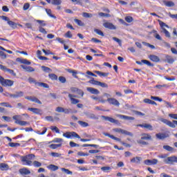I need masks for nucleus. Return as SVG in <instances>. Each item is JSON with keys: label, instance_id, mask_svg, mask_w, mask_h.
<instances>
[{"label": "nucleus", "instance_id": "16", "mask_svg": "<svg viewBox=\"0 0 177 177\" xmlns=\"http://www.w3.org/2000/svg\"><path fill=\"white\" fill-rule=\"evenodd\" d=\"M117 117L121 120H126L127 121H133L135 120V118L132 116H127L124 115H117Z\"/></svg>", "mask_w": 177, "mask_h": 177}, {"label": "nucleus", "instance_id": "48", "mask_svg": "<svg viewBox=\"0 0 177 177\" xmlns=\"http://www.w3.org/2000/svg\"><path fill=\"white\" fill-rule=\"evenodd\" d=\"M8 146H10V147H19V146H20V143L9 142Z\"/></svg>", "mask_w": 177, "mask_h": 177}, {"label": "nucleus", "instance_id": "21", "mask_svg": "<svg viewBox=\"0 0 177 177\" xmlns=\"http://www.w3.org/2000/svg\"><path fill=\"white\" fill-rule=\"evenodd\" d=\"M149 59H150L151 62H154L155 63H158V62H160V57L155 55H149Z\"/></svg>", "mask_w": 177, "mask_h": 177}, {"label": "nucleus", "instance_id": "45", "mask_svg": "<svg viewBox=\"0 0 177 177\" xmlns=\"http://www.w3.org/2000/svg\"><path fill=\"white\" fill-rule=\"evenodd\" d=\"M74 21H75V23H77V24L78 26H80V27H84V26H85V24H84L83 21L80 19H74Z\"/></svg>", "mask_w": 177, "mask_h": 177}, {"label": "nucleus", "instance_id": "13", "mask_svg": "<svg viewBox=\"0 0 177 177\" xmlns=\"http://www.w3.org/2000/svg\"><path fill=\"white\" fill-rule=\"evenodd\" d=\"M101 117L105 121H109V122H111V124H118V120H117L113 118H110L109 116H104V115H102Z\"/></svg>", "mask_w": 177, "mask_h": 177}, {"label": "nucleus", "instance_id": "27", "mask_svg": "<svg viewBox=\"0 0 177 177\" xmlns=\"http://www.w3.org/2000/svg\"><path fill=\"white\" fill-rule=\"evenodd\" d=\"M89 92L90 93H92V95H99V93H100L99 90L93 87L89 88Z\"/></svg>", "mask_w": 177, "mask_h": 177}, {"label": "nucleus", "instance_id": "63", "mask_svg": "<svg viewBox=\"0 0 177 177\" xmlns=\"http://www.w3.org/2000/svg\"><path fill=\"white\" fill-rule=\"evenodd\" d=\"M101 169L103 171V172H107L108 171H110L111 169V167H101Z\"/></svg>", "mask_w": 177, "mask_h": 177}, {"label": "nucleus", "instance_id": "5", "mask_svg": "<svg viewBox=\"0 0 177 177\" xmlns=\"http://www.w3.org/2000/svg\"><path fill=\"white\" fill-rule=\"evenodd\" d=\"M64 138H66L67 139H73V138H77V139H81L80 135L74 131H68L63 133Z\"/></svg>", "mask_w": 177, "mask_h": 177}, {"label": "nucleus", "instance_id": "2", "mask_svg": "<svg viewBox=\"0 0 177 177\" xmlns=\"http://www.w3.org/2000/svg\"><path fill=\"white\" fill-rule=\"evenodd\" d=\"M104 96L106 97V102H108L109 104H113V106H120V102H118V100H117L115 98H111V95L107 93H104Z\"/></svg>", "mask_w": 177, "mask_h": 177}, {"label": "nucleus", "instance_id": "41", "mask_svg": "<svg viewBox=\"0 0 177 177\" xmlns=\"http://www.w3.org/2000/svg\"><path fill=\"white\" fill-rule=\"evenodd\" d=\"M50 129H51V131H53V132H56V133H60V130L56 126H51L50 127Z\"/></svg>", "mask_w": 177, "mask_h": 177}, {"label": "nucleus", "instance_id": "6", "mask_svg": "<svg viewBox=\"0 0 177 177\" xmlns=\"http://www.w3.org/2000/svg\"><path fill=\"white\" fill-rule=\"evenodd\" d=\"M165 164H174V162H177L176 156H169L167 159L163 160Z\"/></svg>", "mask_w": 177, "mask_h": 177}, {"label": "nucleus", "instance_id": "19", "mask_svg": "<svg viewBox=\"0 0 177 177\" xmlns=\"http://www.w3.org/2000/svg\"><path fill=\"white\" fill-rule=\"evenodd\" d=\"M19 174H21V175H30L31 171L28 169L24 167L19 169Z\"/></svg>", "mask_w": 177, "mask_h": 177}, {"label": "nucleus", "instance_id": "12", "mask_svg": "<svg viewBox=\"0 0 177 177\" xmlns=\"http://www.w3.org/2000/svg\"><path fill=\"white\" fill-rule=\"evenodd\" d=\"M25 99H27V100H30V102H34L35 103H37V104H42V102L36 97L26 96L25 97Z\"/></svg>", "mask_w": 177, "mask_h": 177}, {"label": "nucleus", "instance_id": "50", "mask_svg": "<svg viewBox=\"0 0 177 177\" xmlns=\"http://www.w3.org/2000/svg\"><path fill=\"white\" fill-rule=\"evenodd\" d=\"M61 171H62V172H65V174H67V175H73V171L68 170V169L62 168Z\"/></svg>", "mask_w": 177, "mask_h": 177}, {"label": "nucleus", "instance_id": "42", "mask_svg": "<svg viewBox=\"0 0 177 177\" xmlns=\"http://www.w3.org/2000/svg\"><path fill=\"white\" fill-rule=\"evenodd\" d=\"M41 69L44 71V73H52V69L48 66H42Z\"/></svg>", "mask_w": 177, "mask_h": 177}, {"label": "nucleus", "instance_id": "11", "mask_svg": "<svg viewBox=\"0 0 177 177\" xmlns=\"http://www.w3.org/2000/svg\"><path fill=\"white\" fill-rule=\"evenodd\" d=\"M103 26L104 28H108L109 30H117V27L111 22H104Z\"/></svg>", "mask_w": 177, "mask_h": 177}, {"label": "nucleus", "instance_id": "28", "mask_svg": "<svg viewBox=\"0 0 177 177\" xmlns=\"http://www.w3.org/2000/svg\"><path fill=\"white\" fill-rule=\"evenodd\" d=\"M156 137L157 138V139L162 140V139H165V138H167V135L163 133H158L156 134Z\"/></svg>", "mask_w": 177, "mask_h": 177}, {"label": "nucleus", "instance_id": "4", "mask_svg": "<svg viewBox=\"0 0 177 177\" xmlns=\"http://www.w3.org/2000/svg\"><path fill=\"white\" fill-rule=\"evenodd\" d=\"M89 82L93 85H97V86H101V88H109V85L107 84L104 82H99L97 80H95L92 77H90Z\"/></svg>", "mask_w": 177, "mask_h": 177}, {"label": "nucleus", "instance_id": "31", "mask_svg": "<svg viewBox=\"0 0 177 177\" xmlns=\"http://www.w3.org/2000/svg\"><path fill=\"white\" fill-rule=\"evenodd\" d=\"M48 169L50 171H57L59 169V167L55 165H50L47 166Z\"/></svg>", "mask_w": 177, "mask_h": 177}, {"label": "nucleus", "instance_id": "53", "mask_svg": "<svg viewBox=\"0 0 177 177\" xmlns=\"http://www.w3.org/2000/svg\"><path fill=\"white\" fill-rule=\"evenodd\" d=\"M98 15L100 16V17H111V15L109 13L106 14L104 12H99Z\"/></svg>", "mask_w": 177, "mask_h": 177}, {"label": "nucleus", "instance_id": "46", "mask_svg": "<svg viewBox=\"0 0 177 177\" xmlns=\"http://www.w3.org/2000/svg\"><path fill=\"white\" fill-rule=\"evenodd\" d=\"M46 131H48V129H46V127H44L42 132L37 131H35V133H37V135H45L46 133Z\"/></svg>", "mask_w": 177, "mask_h": 177}, {"label": "nucleus", "instance_id": "23", "mask_svg": "<svg viewBox=\"0 0 177 177\" xmlns=\"http://www.w3.org/2000/svg\"><path fill=\"white\" fill-rule=\"evenodd\" d=\"M13 95V99H17L19 97H23V96H24V93L23 91H17Z\"/></svg>", "mask_w": 177, "mask_h": 177}, {"label": "nucleus", "instance_id": "43", "mask_svg": "<svg viewBox=\"0 0 177 177\" xmlns=\"http://www.w3.org/2000/svg\"><path fill=\"white\" fill-rule=\"evenodd\" d=\"M141 62L142 63L146 64L147 66H149V67H153V66H154L153 64H151V62L146 59H142Z\"/></svg>", "mask_w": 177, "mask_h": 177}, {"label": "nucleus", "instance_id": "51", "mask_svg": "<svg viewBox=\"0 0 177 177\" xmlns=\"http://www.w3.org/2000/svg\"><path fill=\"white\" fill-rule=\"evenodd\" d=\"M163 149L167 150V151H174V148L170 147L169 145H164Z\"/></svg>", "mask_w": 177, "mask_h": 177}, {"label": "nucleus", "instance_id": "35", "mask_svg": "<svg viewBox=\"0 0 177 177\" xmlns=\"http://www.w3.org/2000/svg\"><path fill=\"white\" fill-rule=\"evenodd\" d=\"M32 165H33V167H35L36 168H39V167H42V163H41V162L35 160L33 161V162H32Z\"/></svg>", "mask_w": 177, "mask_h": 177}, {"label": "nucleus", "instance_id": "30", "mask_svg": "<svg viewBox=\"0 0 177 177\" xmlns=\"http://www.w3.org/2000/svg\"><path fill=\"white\" fill-rule=\"evenodd\" d=\"M95 74H97L100 77H109V73H103L99 71H95Z\"/></svg>", "mask_w": 177, "mask_h": 177}, {"label": "nucleus", "instance_id": "60", "mask_svg": "<svg viewBox=\"0 0 177 177\" xmlns=\"http://www.w3.org/2000/svg\"><path fill=\"white\" fill-rule=\"evenodd\" d=\"M143 45H145V46H148V48H151V49H156V46L154 45H151L149 43L142 42Z\"/></svg>", "mask_w": 177, "mask_h": 177}, {"label": "nucleus", "instance_id": "36", "mask_svg": "<svg viewBox=\"0 0 177 177\" xmlns=\"http://www.w3.org/2000/svg\"><path fill=\"white\" fill-rule=\"evenodd\" d=\"M164 3L165 6H167L168 8H172L175 6V3L173 1H164Z\"/></svg>", "mask_w": 177, "mask_h": 177}, {"label": "nucleus", "instance_id": "56", "mask_svg": "<svg viewBox=\"0 0 177 177\" xmlns=\"http://www.w3.org/2000/svg\"><path fill=\"white\" fill-rule=\"evenodd\" d=\"M162 32H164V34L165 35V37H167V38H171V33H169L167 29L163 28V30H162Z\"/></svg>", "mask_w": 177, "mask_h": 177}, {"label": "nucleus", "instance_id": "55", "mask_svg": "<svg viewBox=\"0 0 177 177\" xmlns=\"http://www.w3.org/2000/svg\"><path fill=\"white\" fill-rule=\"evenodd\" d=\"M36 21L37 23H39V24H40V27H45V26H46L45 21L37 19L36 20Z\"/></svg>", "mask_w": 177, "mask_h": 177}, {"label": "nucleus", "instance_id": "44", "mask_svg": "<svg viewBox=\"0 0 177 177\" xmlns=\"http://www.w3.org/2000/svg\"><path fill=\"white\" fill-rule=\"evenodd\" d=\"M137 143H138V145H142V146H147V145H149V142L143 141L142 138L140 140H137Z\"/></svg>", "mask_w": 177, "mask_h": 177}, {"label": "nucleus", "instance_id": "32", "mask_svg": "<svg viewBox=\"0 0 177 177\" xmlns=\"http://www.w3.org/2000/svg\"><path fill=\"white\" fill-rule=\"evenodd\" d=\"M62 143L60 144H51L48 147H50V149H52L53 150H55L56 149H57L58 147H62Z\"/></svg>", "mask_w": 177, "mask_h": 177}, {"label": "nucleus", "instance_id": "22", "mask_svg": "<svg viewBox=\"0 0 177 177\" xmlns=\"http://www.w3.org/2000/svg\"><path fill=\"white\" fill-rule=\"evenodd\" d=\"M141 139L142 140H151V136L149 133H143L141 134Z\"/></svg>", "mask_w": 177, "mask_h": 177}, {"label": "nucleus", "instance_id": "37", "mask_svg": "<svg viewBox=\"0 0 177 177\" xmlns=\"http://www.w3.org/2000/svg\"><path fill=\"white\" fill-rule=\"evenodd\" d=\"M94 32H95V34H97V35H100V37H104V33L100 29L95 28Z\"/></svg>", "mask_w": 177, "mask_h": 177}, {"label": "nucleus", "instance_id": "39", "mask_svg": "<svg viewBox=\"0 0 177 177\" xmlns=\"http://www.w3.org/2000/svg\"><path fill=\"white\" fill-rule=\"evenodd\" d=\"M8 24L10 26V27H12V28H17V24L15 23L12 21H8Z\"/></svg>", "mask_w": 177, "mask_h": 177}, {"label": "nucleus", "instance_id": "40", "mask_svg": "<svg viewBox=\"0 0 177 177\" xmlns=\"http://www.w3.org/2000/svg\"><path fill=\"white\" fill-rule=\"evenodd\" d=\"M37 86H41L42 88H49V85H48V84L46 83H44V82H37L36 83Z\"/></svg>", "mask_w": 177, "mask_h": 177}, {"label": "nucleus", "instance_id": "8", "mask_svg": "<svg viewBox=\"0 0 177 177\" xmlns=\"http://www.w3.org/2000/svg\"><path fill=\"white\" fill-rule=\"evenodd\" d=\"M114 132H118L119 133H122V135H127V136H133V134H132V133L124 130L122 129H118V128H115L113 129Z\"/></svg>", "mask_w": 177, "mask_h": 177}, {"label": "nucleus", "instance_id": "38", "mask_svg": "<svg viewBox=\"0 0 177 177\" xmlns=\"http://www.w3.org/2000/svg\"><path fill=\"white\" fill-rule=\"evenodd\" d=\"M158 21L160 27L162 28V31H163V28H165V27H166L167 28H169V26L164 23L162 21L159 20Z\"/></svg>", "mask_w": 177, "mask_h": 177}, {"label": "nucleus", "instance_id": "14", "mask_svg": "<svg viewBox=\"0 0 177 177\" xmlns=\"http://www.w3.org/2000/svg\"><path fill=\"white\" fill-rule=\"evenodd\" d=\"M160 121L164 124H166V125H168V127H170V128H176V126H175V123L167 119H161Z\"/></svg>", "mask_w": 177, "mask_h": 177}, {"label": "nucleus", "instance_id": "29", "mask_svg": "<svg viewBox=\"0 0 177 177\" xmlns=\"http://www.w3.org/2000/svg\"><path fill=\"white\" fill-rule=\"evenodd\" d=\"M141 128H145V129H148L149 131H153V126L147 123L142 124V125H141Z\"/></svg>", "mask_w": 177, "mask_h": 177}, {"label": "nucleus", "instance_id": "24", "mask_svg": "<svg viewBox=\"0 0 177 177\" xmlns=\"http://www.w3.org/2000/svg\"><path fill=\"white\" fill-rule=\"evenodd\" d=\"M142 160V158L139 156H136L135 158H133L131 159V162L133 164H140V160Z\"/></svg>", "mask_w": 177, "mask_h": 177}, {"label": "nucleus", "instance_id": "58", "mask_svg": "<svg viewBox=\"0 0 177 177\" xmlns=\"http://www.w3.org/2000/svg\"><path fill=\"white\" fill-rule=\"evenodd\" d=\"M78 124H80V125H81V127H82L83 128H86V127H88V123L85 122H82L81 120L78 121Z\"/></svg>", "mask_w": 177, "mask_h": 177}, {"label": "nucleus", "instance_id": "47", "mask_svg": "<svg viewBox=\"0 0 177 177\" xmlns=\"http://www.w3.org/2000/svg\"><path fill=\"white\" fill-rule=\"evenodd\" d=\"M46 12L50 17H52L53 19H56V16L52 15V10H50V9H46Z\"/></svg>", "mask_w": 177, "mask_h": 177}, {"label": "nucleus", "instance_id": "62", "mask_svg": "<svg viewBox=\"0 0 177 177\" xmlns=\"http://www.w3.org/2000/svg\"><path fill=\"white\" fill-rule=\"evenodd\" d=\"M64 114H70L73 113V110L71 109H64Z\"/></svg>", "mask_w": 177, "mask_h": 177}, {"label": "nucleus", "instance_id": "17", "mask_svg": "<svg viewBox=\"0 0 177 177\" xmlns=\"http://www.w3.org/2000/svg\"><path fill=\"white\" fill-rule=\"evenodd\" d=\"M28 110L32 111L34 114H38L39 115L42 114V111L38 108H28Z\"/></svg>", "mask_w": 177, "mask_h": 177}, {"label": "nucleus", "instance_id": "20", "mask_svg": "<svg viewBox=\"0 0 177 177\" xmlns=\"http://www.w3.org/2000/svg\"><path fill=\"white\" fill-rule=\"evenodd\" d=\"M21 68L24 70H26L28 73H33V71H35V69L32 68V66H27L26 65H21Z\"/></svg>", "mask_w": 177, "mask_h": 177}, {"label": "nucleus", "instance_id": "52", "mask_svg": "<svg viewBox=\"0 0 177 177\" xmlns=\"http://www.w3.org/2000/svg\"><path fill=\"white\" fill-rule=\"evenodd\" d=\"M49 78H50V80H53V81H56L57 80V75L53 74V73H50L48 75Z\"/></svg>", "mask_w": 177, "mask_h": 177}, {"label": "nucleus", "instance_id": "15", "mask_svg": "<svg viewBox=\"0 0 177 177\" xmlns=\"http://www.w3.org/2000/svg\"><path fill=\"white\" fill-rule=\"evenodd\" d=\"M91 99H93V100H97L98 102H100V103H106V100L104 99V97H105L104 94H103L102 96L97 97H95V95H92L91 96Z\"/></svg>", "mask_w": 177, "mask_h": 177}, {"label": "nucleus", "instance_id": "49", "mask_svg": "<svg viewBox=\"0 0 177 177\" xmlns=\"http://www.w3.org/2000/svg\"><path fill=\"white\" fill-rule=\"evenodd\" d=\"M0 106H2L3 107H10V109H12V107L9 102H1Z\"/></svg>", "mask_w": 177, "mask_h": 177}, {"label": "nucleus", "instance_id": "3", "mask_svg": "<svg viewBox=\"0 0 177 177\" xmlns=\"http://www.w3.org/2000/svg\"><path fill=\"white\" fill-rule=\"evenodd\" d=\"M0 84L3 86H13V84H15V82H13V80L5 79L3 78V77L0 75Z\"/></svg>", "mask_w": 177, "mask_h": 177}, {"label": "nucleus", "instance_id": "25", "mask_svg": "<svg viewBox=\"0 0 177 177\" xmlns=\"http://www.w3.org/2000/svg\"><path fill=\"white\" fill-rule=\"evenodd\" d=\"M15 124H18V125H21V127H26V125H29L30 122L23 120H17L15 121Z\"/></svg>", "mask_w": 177, "mask_h": 177}, {"label": "nucleus", "instance_id": "59", "mask_svg": "<svg viewBox=\"0 0 177 177\" xmlns=\"http://www.w3.org/2000/svg\"><path fill=\"white\" fill-rule=\"evenodd\" d=\"M125 21L127 23H132V21H133V18L131 16H127L125 17Z\"/></svg>", "mask_w": 177, "mask_h": 177}, {"label": "nucleus", "instance_id": "9", "mask_svg": "<svg viewBox=\"0 0 177 177\" xmlns=\"http://www.w3.org/2000/svg\"><path fill=\"white\" fill-rule=\"evenodd\" d=\"M68 97H69L72 104H77V103H80V100H77V99L74 98V97H80V96L73 95V94H68Z\"/></svg>", "mask_w": 177, "mask_h": 177}, {"label": "nucleus", "instance_id": "26", "mask_svg": "<svg viewBox=\"0 0 177 177\" xmlns=\"http://www.w3.org/2000/svg\"><path fill=\"white\" fill-rule=\"evenodd\" d=\"M1 171H8L9 169V165L6 163H0Z\"/></svg>", "mask_w": 177, "mask_h": 177}, {"label": "nucleus", "instance_id": "18", "mask_svg": "<svg viewBox=\"0 0 177 177\" xmlns=\"http://www.w3.org/2000/svg\"><path fill=\"white\" fill-rule=\"evenodd\" d=\"M17 62H19V63H21V64H26L27 66H30V64H31V62L26 59L17 58Z\"/></svg>", "mask_w": 177, "mask_h": 177}, {"label": "nucleus", "instance_id": "54", "mask_svg": "<svg viewBox=\"0 0 177 177\" xmlns=\"http://www.w3.org/2000/svg\"><path fill=\"white\" fill-rule=\"evenodd\" d=\"M51 3L52 5H62V0H53Z\"/></svg>", "mask_w": 177, "mask_h": 177}, {"label": "nucleus", "instance_id": "61", "mask_svg": "<svg viewBox=\"0 0 177 177\" xmlns=\"http://www.w3.org/2000/svg\"><path fill=\"white\" fill-rule=\"evenodd\" d=\"M55 111H57V113H64V108H63L62 106H58L56 108Z\"/></svg>", "mask_w": 177, "mask_h": 177}, {"label": "nucleus", "instance_id": "34", "mask_svg": "<svg viewBox=\"0 0 177 177\" xmlns=\"http://www.w3.org/2000/svg\"><path fill=\"white\" fill-rule=\"evenodd\" d=\"M166 60L169 64H172L175 62V59L171 55H166Z\"/></svg>", "mask_w": 177, "mask_h": 177}, {"label": "nucleus", "instance_id": "1", "mask_svg": "<svg viewBox=\"0 0 177 177\" xmlns=\"http://www.w3.org/2000/svg\"><path fill=\"white\" fill-rule=\"evenodd\" d=\"M34 158H35V155L31 153L26 155L25 156H21V161L22 162V165H28L29 167H31V165H32V160H34Z\"/></svg>", "mask_w": 177, "mask_h": 177}, {"label": "nucleus", "instance_id": "33", "mask_svg": "<svg viewBox=\"0 0 177 177\" xmlns=\"http://www.w3.org/2000/svg\"><path fill=\"white\" fill-rule=\"evenodd\" d=\"M64 140L63 138H54L50 143H63Z\"/></svg>", "mask_w": 177, "mask_h": 177}, {"label": "nucleus", "instance_id": "10", "mask_svg": "<svg viewBox=\"0 0 177 177\" xmlns=\"http://www.w3.org/2000/svg\"><path fill=\"white\" fill-rule=\"evenodd\" d=\"M158 162V160L157 159H147L144 161V164H145V165H157Z\"/></svg>", "mask_w": 177, "mask_h": 177}, {"label": "nucleus", "instance_id": "57", "mask_svg": "<svg viewBox=\"0 0 177 177\" xmlns=\"http://www.w3.org/2000/svg\"><path fill=\"white\" fill-rule=\"evenodd\" d=\"M112 39L115 41V42L118 43L119 46H122V42L121 41V39L117 38V37H113Z\"/></svg>", "mask_w": 177, "mask_h": 177}, {"label": "nucleus", "instance_id": "7", "mask_svg": "<svg viewBox=\"0 0 177 177\" xmlns=\"http://www.w3.org/2000/svg\"><path fill=\"white\" fill-rule=\"evenodd\" d=\"M0 70H2V71L6 73H9V74H11V75H13V77H16V73H15L14 70L9 69L2 64H0Z\"/></svg>", "mask_w": 177, "mask_h": 177}, {"label": "nucleus", "instance_id": "64", "mask_svg": "<svg viewBox=\"0 0 177 177\" xmlns=\"http://www.w3.org/2000/svg\"><path fill=\"white\" fill-rule=\"evenodd\" d=\"M50 156H52V157H61L62 154L57 152H52Z\"/></svg>", "mask_w": 177, "mask_h": 177}]
</instances>
